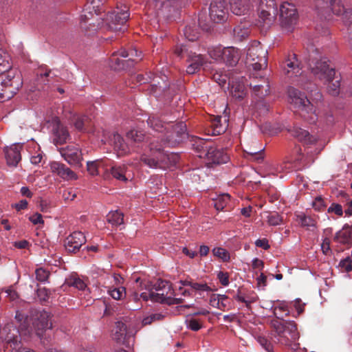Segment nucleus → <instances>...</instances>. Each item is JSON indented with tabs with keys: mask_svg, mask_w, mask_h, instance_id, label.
Returning <instances> with one entry per match:
<instances>
[{
	"mask_svg": "<svg viewBox=\"0 0 352 352\" xmlns=\"http://www.w3.org/2000/svg\"><path fill=\"white\" fill-rule=\"evenodd\" d=\"M314 9L321 19H329L331 14L340 16L349 34H352V10L346 8L340 0H314Z\"/></svg>",
	"mask_w": 352,
	"mask_h": 352,
	"instance_id": "1",
	"label": "nucleus"
},
{
	"mask_svg": "<svg viewBox=\"0 0 352 352\" xmlns=\"http://www.w3.org/2000/svg\"><path fill=\"white\" fill-rule=\"evenodd\" d=\"M327 62L326 58L316 61L312 60L309 63V67L312 74L316 78L327 83L328 91L331 95L336 96L339 93L340 80L336 79L333 81L336 74L335 69L330 67Z\"/></svg>",
	"mask_w": 352,
	"mask_h": 352,
	"instance_id": "2",
	"label": "nucleus"
},
{
	"mask_svg": "<svg viewBox=\"0 0 352 352\" xmlns=\"http://www.w3.org/2000/svg\"><path fill=\"white\" fill-rule=\"evenodd\" d=\"M23 85L21 73L12 68L0 74V102L11 99Z\"/></svg>",
	"mask_w": 352,
	"mask_h": 352,
	"instance_id": "3",
	"label": "nucleus"
},
{
	"mask_svg": "<svg viewBox=\"0 0 352 352\" xmlns=\"http://www.w3.org/2000/svg\"><path fill=\"white\" fill-rule=\"evenodd\" d=\"M164 143L153 140L149 144L150 154H143L140 160L146 166L153 168H168L170 164V157L164 151Z\"/></svg>",
	"mask_w": 352,
	"mask_h": 352,
	"instance_id": "4",
	"label": "nucleus"
},
{
	"mask_svg": "<svg viewBox=\"0 0 352 352\" xmlns=\"http://www.w3.org/2000/svg\"><path fill=\"white\" fill-rule=\"evenodd\" d=\"M271 324L277 334L278 342L281 344L292 346V342L299 338L297 326L294 321L273 320Z\"/></svg>",
	"mask_w": 352,
	"mask_h": 352,
	"instance_id": "5",
	"label": "nucleus"
},
{
	"mask_svg": "<svg viewBox=\"0 0 352 352\" xmlns=\"http://www.w3.org/2000/svg\"><path fill=\"white\" fill-rule=\"evenodd\" d=\"M267 50L260 43H256L249 47L247 52V63L254 70L259 71L267 66Z\"/></svg>",
	"mask_w": 352,
	"mask_h": 352,
	"instance_id": "6",
	"label": "nucleus"
},
{
	"mask_svg": "<svg viewBox=\"0 0 352 352\" xmlns=\"http://www.w3.org/2000/svg\"><path fill=\"white\" fill-rule=\"evenodd\" d=\"M166 134V140L163 141L164 144L170 146H175L188 138L186 133V125L183 122H177L174 125L169 124V129Z\"/></svg>",
	"mask_w": 352,
	"mask_h": 352,
	"instance_id": "7",
	"label": "nucleus"
},
{
	"mask_svg": "<svg viewBox=\"0 0 352 352\" xmlns=\"http://www.w3.org/2000/svg\"><path fill=\"white\" fill-rule=\"evenodd\" d=\"M186 62L188 63L186 67V72L188 74H196L201 67L204 70L209 69L208 65L211 63L201 53H197L194 47L191 50L187 51Z\"/></svg>",
	"mask_w": 352,
	"mask_h": 352,
	"instance_id": "8",
	"label": "nucleus"
},
{
	"mask_svg": "<svg viewBox=\"0 0 352 352\" xmlns=\"http://www.w3.org/2000/svg\"><path fill=\"white\" fill-rule=\"evenodd\" d=\"M289 102L294 107L307 113H315L314 105L307 99V96L300 91L290 88L288 91Z\"/></svg>",
	"mask_w": 352,
	"mask_h": 352,
	"instance_id": "9",
	"label": "nucleus"
},
{
	"mask_svg": "<svg viewBox=\"0 0 352 352\" xmlns=\"http://www.w3.org/2000/svg\"><path fill=\"white\" fill-rule=\"evenodd\" d=\"M129 17L128 10H115L107 15L106 22L110 30L114 32H124L126 30V23Z\"/></svg>",
	"mask_w": 352,
	"mask_h": 352,
	"instance_id": "10",
	"label": "nucleus"
},
{
	"mask_svg": "<svg viewBox=\"0 0 352 352\" xmlns=\"http://www.w3.org/2000/svg\"><path fill=\"white\" fill-rule=\"evenodd\" d=\"M277 6L274 0H261L259 19L263 26L270 27L275 21Z\"/></svg>",
	"mask_w": 352,
	"mask_h": 352,
	"instance_id": "11",
	"label": "nucleus"
},
{
	"mask_svg": "<svg viewBox=\"0 0 352 352\" xmlns=\"http://www.w3.org/2000/svg\"><path fill=\"white\" fill-rule=\"evenodd\" d=\"M32 323L37 336L41 337L43 331L52 327L50 314L46 311H36L32 316Z\"/></svg>",
	"mask_w": 352,
	"mask_h": 352,
	"instance_id": "12",
	"label": "nucleus"
},
{
	"mask_svg": "<svg viewBox=\"0 0 352 352\" xmlns=\"http://www.w3.org/2000/svg\"><path fill=\"white\" fill-rule=\"evenodd\" d=\"M59 152L64 160L75 168L82 166V154L80 148L75 145H69L59 148Z\"/></svg>",
	"mask_w": 352,
	"mask_h": 352,
	"instance_id": "13",
	"label": "nucleus"
},
{
	"mask_svg": "<svg viewBox=\"0 0 352 352\" xmlns=\"http://www.w3.org/2000/svg\"><path fill=\"white\" fill-rule=\"evenodd\" d=\"M298 19L297 10L288 2H283L280 7V21L283 27L289 28L295 24Z\"/></svg>",
	"mask_w": 352,
	"mask_h": 352,
	"instance_id": "14",
	"label": "nucleus"
},
{
	"mask_svg": "<svg viewBox=\"0 0 352 352\" xmlns=\"http://www.w3.org/2000/svg\"><path fill=\"white\" fill-rule=\"evenodd\" d=\"M153 291V299L155 302L164 303L169 294H173L171 284L164 280L159 279L152 286Z\"/></svg>",
	"mask_w": 352,
	"mask_h": 352,
	"instance_id": "15",
	"label": "nucleus"
},
{
	"mask_svg": "<svg viewBox=\"0 0 352 352\" xmlns=\"http://www.w3.org/2000/svg\"><path fill=\"white\" fill-rule=\"evenodd\" d=\"M226 1L224 0H213L210 6V18L214 23H221L226 18Z\"/></svg>",
	"mask_w": 352,
	"mask_h": 352,
	"instance_id": "16",
	"label": "nucleus"
},
{
	"mask_svg": "<svg viewBox=\"0 0 352 352\" xmlns=\"http://www.w3.org/2000/svg\"><path fill=\"white\" fill-rule=\"evenodd\" d=\"M207 163L214 164H225L229 160V156L222 148H218L214 144L212 145L208 152L205 153Z\"/></svg>",
	"mask_w": 352,
	"mask_h": 352,
	"instance_id": "17",
	"label": "nucleus"
},
{
	"mask_svg": "<svg viewBox=\"0 0 352 352\" xmlns=\"http://www.w3.org/2000/svg\"><path fill=\"white\" fill-rule=\"evenodd\" d=\"M86 242V237L81 232H74L67 237L65 242L66 250L69 252H75Z\"/></svg>",
	"mask_w": 352,
	"mask_h": 352,
	"instance_id": "18",
	"label": "nucleus"
},
{
	"mask_svg": "<svg viewBox=\"0 0 352 352\" xmlns=\"http://www.w3.org/2000/svg\"><path fill=\"white\" fill-rule=\"evenodd\" d=\"M50 168L53 173L56 174L65 180H76L77 179V175L73 170L60 162H52Z\"/></svg>",
	"mask_w": 352,
	"mask_h": 352,
	"instance_id": "19",
	"label": "nucleus"
},
{
	"mask_svg": "<svg viewBox=\"0 0 352 352\" xmlns=\"http://www.w3.org/2000/svg\"><path fill=\"white\" fill-rule=\"evenodd\" d=\"M22 145L12 144L10 147L5 148V157L7 164L10 166L16 167L21 160V150Z\"/></svg>",
	"mask_w": 352,
	"mask_h": 352,
	"instance_id": "20",
	"label": "nucleus"
},
{
	"mask_svg": "<svg viewBox=\"0 0 352 352\" xmlns=\"http://www.w3.org/2000/svg\"><path fill=\"white\" fill-rule=\"evenodd\" d=\"M13 333L10 332L5 338L6 342V348L10 349L11 352H30V351L22 348L21 340H19V332L13 328Z\"/></svg>",
	"mask_w": 352,
	"mask_h": 352,
	"instance_id": "21",
	"label": "nucleus"
},
{
	"mask_svg": "<svg viewBox=\"0 0 352 352\" xmlns=\"http://www.w3.org/2000/svg\"><path fill=\"white\" fill-rule=\"evenodd\" d=\"M291 133L294 138L307 145L315 144L317 141L316 137L311 135L307 131L301 128L294 127Z\"/></svg>",
	"mask_w": 352,
	"mask_h": 352,
	"instance_id": "22",
	"label": "nucleus"
},
{
	"mask_svg": "<svg viewBox=\"0 0 352 352\" xmlns=\"http://www.w3.org/2000/svg\"><path fill=\"white\" fill-rule=\"evenodd\" d=\"M283 67L285 74L289 76H297L300 73V69L296 54H293L289 57L284 63Z\"/></svg>",
	"mask_w": 352,
	"mask_h": 352,
	"instance_id": "23",
	"label": "nucleus"
},
{
	"mask_svg": "<svg viewBox=\"0 0 352 352\" xmlns=\"http://www.w3.org/2000/svg\"><path fill=\"white\" fill-rule=\"evenodd\" d=\"M240 58L238 49L233 47H224V56L223 62L228 66H235Z\"/></svg>",
	"mask_w": 352,
	"mask_h": 352,
	"instance_id": "24",
	"label": "nucleus"
},
{
	"mask_svg": "<svg viewBox=\"0 0 352 352\" xmlns=\"http://www.w3.org/2000/svg\"><path fill=\"white\" fill-rule=\"evenodd\" d=\"M101 6H102V0H87L84 11L87 12L88 15L86 14L82 15L81 20L89 19V16H93V12L96 16L99 15Z\"/></svg>",
	"mask_w": 352,
	"mask_h": 352,
	"instance_id": "25",
	"label": "nucleus"
},
{
	"mask_svg": "<svg viewBox=\"0 0 352 352\" xmlns=\"http://www.w3.org/2000/svg\"><path fill=\"white\" fill-rule=\"evenodd\" d=\"M333 240L335 242L340 244L351 245L352 244V238L350 227L344 226L341 230L336 232Z\"/></svg>",
	"mask_w": 352,
	"mask_h": 352,
	"instance_id": "26",
	"label": "nucleus"
},
{
	"mask_svg": "<svg viewBox=\"0 0 352 352\" xmlns=\"http://www.w3.org/2000/svg\"><path fill=\"white\" fill-rule=\"evenodd\" d=\"M214 143L199 138H197L195 140V142L192 144L194 149L199 153L198 156L200 158L205 157V153L208 152Z\"/></svg>",
	"mask_w": 352,
	"mask_h": 352,
	"instance_id": "27",
	"label": "nucleus"
},
{
	"mask_svg": "<svg viewBox=\"0 0 352 352\" xmlns=\"http://www.w3.org/2000/svg\"><path fill=\"white\" fill-rule=\"evenodd\" d=\"M222 117L220 116H214L211 120V127L212 128L213 135H219L226 131L228 127V119L225 116L223 122H222Z\"/></svg>",
	"mask_w": 352,
	"mask_h": 352,
	"instance_id": "28",
	"label": "nucleus"
},
{
	"mask_svg": "<svg viewBox=\"0 0 352 352\" xmlns=\"http://www.w3.org/2000/svg\"><path fill=\"white\" fill-rule=\"evenodd\" d=\"M230 85H231L230 94L233 98L241 100L246 96L247 91L243 83L235 82L232 78Z\"/></svg>",
	"mask_w": 352,
	"mask_h": 352,
	"instance_id": "29",
	"label": "nucleus"
},
{
	"mask_svg": "<svg viewBox=\"0 0 352 352\" xmlns=\"http://www.w3.org/2000/svg\"><path fill=\"white\" fill-rule=\"evenodd\" d=\"M54 131V142L56 144H63L66 142V141L69 138V134L66 129V127L63 126L60 122H58Z\"/></svg>",
	"mask_w": 352,
	"mask_h": 352,
	"instance_id": "30",
	"label": "nucleus"
},
{
	"mask_svg": "<svg viewBox=\"0 0 352 352\" xmlns=\"http://www.w3.org/2000/svg\"><path fill=\"white\" fill-rule=\"evenodd\" d=\"M126 336V325L122 321L116 322V326L113 330V339L117 342L123 343Z\"/></svg>",
	"mask_w": 352,
	"mask_h": 352,
	"instance_id": "31",
	"label": "nucleus"
},
{
	"mask_svg": "<svg viewBox=\"0 0 352 352\" xmlns=\"http://www.w3.org/2000/svg\"><path fill=\"white\" fill-rule=\"evenodd\" d=\"M231 11L236 15L244 14L248 10L249 0H229Z\"/></svg>",
	"mask_w": 352,
	"mask_h": 352,
	"instance_id": "32",
	"label": "nucleus"
},
{
	"mask_svg": "<svg viewBox=\"0 0 352 352\" xmlns=\"http://www.w3.org/2000/svg\"><path fill=\"white\" fill-rule=\"evenodd\" d=\"M120 56L124 58L129 57L127 60L126 67L131 66L132 63H138L142 59L140 57L141 52H138L136 48L130 49L129 51L121 49Z\"/></svg>",
	"mask_w": 352,
	"mask_h": 352,
	"instance_id": "33",
	"label": "nucleus"
},
{
	"mask_svg": "<svg viewBox=\"0 0 352 352\" xmlns=\"http://www.w3.org/2000/svg\"><path fill=\"white\" fill-rule=\"evenodd\" d=\"M108 160H96L94 161H89L87 162V171L91 175H97L98 174V168L100 167L105 168L109 165Z\"/></svg>",
	"mask_w": 352,
	"mask_h": 352,
	"instance_id": "34",
	"label": "nucleus"
},
{
	"mask_svg": "<svg viewBox=\"0 0 352 352\" xmlns=\"http://www.w3.org/2000/svg\"><path fill=\"white\" fill-rule=\"evenodd\" d=\"M148 125L155 131L163 132L169 129V123L164 124L157 116H151L147 120Z\"/></svg>",
	"mask_w": 352,
	"mask_h": 352,
	"instance_id": "35",
	"label": "nucleus"
},
{
	"mask_svg": "<svg viewBox=\"0 0 352 352\" xmlns=\"http://www.w3.org/2000/svg\"><path fill=\"white\" fill-rule=\"evenodd\" d=\"M127 167L125 165L113 166L110 171L112 176L120 181L126 182L128 180Z\"/></svg>",
	"mask_w": 352,
	"mask_h": 352,
	"instance_id": "36",
	"label": "nucleus"
},
{
	"mask_svg": "<svg viewBox=\"0 0 352 352\" xmlns=\"http://www.w3.org/2000/svg\"><path fill=\"white\" fill-rule=\"evenodd\" d=\"M297 221L302 227L309 228L311 227H316L317 224V220L315 217L309 215H306L304 213H300L296 214Z\"/></svg>",
	"mask_w": 352,
	"mask_h": 352,
	"instance_id": "37",
	"label": "nucleus"
},
{
	"mask_svg": "<svg viewBox=\"0 0 352 352\" xmlns=\"http://www.w3.org/2000/svg\"><path fill=\"white\" fill-rule=\"evenodd\" d=\"M179 283L182 285L183 286H189L192 289L197 291V292H211L212 289L206 283L204 282L201 283H197L193 282L191 280H180Z\"/></svg>",
	"mask_w": 352,
	"mask_h": 352,
	"instance_id": "38",
	"label": "nucleus"
},
{
	"mask_svg": "<svg viewBox=\"0 0 352 352\" xmlns=\"http://www.w3.org/2000/svg\"><path fill=\"white\" fill-rule=\"evenodd\" d=\"M111 140L113 143L114 148L118 151V155H124L128 152L127 146L119 134H113Z\"/></svg>",
	"mask_w": 352,
	"mask_h": 352,
	"instance_id": "39",
	"label": "nucleus"
},
{
	"mask_svg": "<svg viewBox=\"0 0 352 352\" xmlns=\"http://www.w3.org/2000/svg\"><path fill=\"white\" fill-rule=\"evenodd\" d=\"M107 221L113 226H120L124 223V214L118 210L111 211L107 215Z\"/></svg>",
	"mask_w": 352,
	"mask_h": 352,
	"instance_id": "40",
	"label": "nucleus"
},
{
	"mask_svg": "<svg viewBox=\"0 0 352 352\" xmlns=\"http://www.w3.org/2000/svg\"><path fill=\"white\" fill-rule=\"evenodd\" d=\"M120 50L113 52L110 59L111 67L115 70L124 69L126 67V63L127 64V60H120L116 57V56L120 55Z\"/></svg>",
	"mask_w": 352,
	"mask_h": 352,
	"instance_id": "41",
	"label": "nucleus"
},
{
	"mask_svg": "<svg viewBox=\"0 0 352 352\" xmlns=\"http://www.w3.org/2000/svg\"><path fill=\"white\" fill-rule=\"evenodd\" d=\"M12 69L10 63L9 55L0 49V74Z\"/></svg>",
	"mask_w": 352,
	"mask_h": 352,
	"instance_id": "42",
	"label": "nucleus"
},
{
	"mask_svg": "<svg viewBox=\"0 0 352 352\" xmlns=\"http://www.w3.org/2000/svg\"><path fill=\"white\" fill-rule=\"evenodd\" d=\"M264 85L256 84L252 85L250 83V87H252L254 93L260 97H263L269 93L270 87L267 82L264 81Z\"/></svg>",
	"mask_w": 352,
	"mask_h": 352,
	"instance_id": "43",
	"label": "nucleus"
},
{
	"mask_svg": "<svg viewBox=\"0 0 352 352\" xmlns=\"http://www.w3.org/2000/svg\"><path fill=\"white\" fill-rule=\"evenodd\" d=\"M230 198V197L228 194L219 195L217 199H214V208L217 210H222L228 204Z\"/></svg>",
	"mask_w": 352,
	"mask_h": 352,
	"instance_id": "44",
	"label": "nucleus"
},
{
	"mask_svg": "<svg viewBox=\"0 0 352 352\" xmlns=\"http://www.w3.org/2000/svg\"><path fill=\"white\" fill-rule=\"evenodd\" d=\"M67 283L69 286L74 287L79 290H84L87 287L85 283L79 277L72 275L67 279Z\"/></svg>",
	"mask_w": 352,
	"mask_h": 352,
	"instance_id": "45",
	"label": "nucleus"
},
{
	"mask_svg": "<svg viewBox=\"0 0 352 352\" xmlns=\"http://www.w3.org/2000/svg\"><path fill=\"white\" fill-rule=\"evenodd\" d=\"M213 80L217 82L220 86H224L227 82L228 85H230L231 80L232 78H230L226 74H222L220 72H216L212 74Z\"/></svg>",
	"mask_w": 352,
	"mask_h": 352,
	"instance_id": "46",
	"label": "nucleus"
},
{
	"mask_svg": "<svg viewBox=\"0 0 352 352\" xmlns=\"http://www.w3.org/2000/svg\"><path fill=\"white\" fill-rule=\"evenodd\" d=\"M126 137L133 142H141L144 140L145 135L142 131L133 129L127 133Z\"/></svg>",
	"mask_w": 352,
	"mask_h": 352,
	"instance_id": "47",
	"label": "nucleus"
},
{
	"mask_svg": "<svg viewBox=\"0 0 352 352\" xmlns=\"http://www.w3.org/2000/svg\"><path fill=\"white\" fill-rule=\"evenodd\" d=\"M267 221L270 226H278L283 222V217L276 212H267Z\"/></svg>",
	"mask_w": 352,
	"mask_h": 352,
	"instance_id": "48",
	"label": "nucleus"
},
{
	"mask_svg": "<svg viewBox=\"0 0 352 352\" xmlns=\"http://www.w3.org/2000/svg\"><path fill=\"white\" fill-rule=\"evenodd\" d=\"M108 292L115 300H121L126 296V289L124 287L110 288Z\"/></svg>",
	"mask_w": 352,
	"mask_h": 352,
	"instance_id": "49",
	"label": "nucleus"
},
{
	"mask_svg": "<svg viewBox=\"0 0 352 352\" xmlns=\"http://www.w3.org/2000/svg\"><path fill=\"white\" fill-rule=\"evenodd\" d=\"M234 35L239 40H242L249 35V30L245 25H238L234 28Z\"/></svg>",
	"mask_w": 352,
	"mask_h": 352,
	"instance_id": "50",
	"label": "nucleus"
},
{
	"mask_svg": "<svg viewBox=\"0 0 352 352\" xmlns=\"http://www.w3.org/2000/svg\"><path fill=\"white\" fill-rule=\"evenodd\" d=\"M210 57L216 61H223L224 48L215 47L208 51Z\"/></svg>",
	"mask_w": 352,
	"mask_h": 352,
	"instance_id": "51",
	"label": "nucleus"
},
{
	"mask_svg": "<svg viewBox=\"0 0 352 352\" xmlns=\"http://www.w3.org/2000/svg\"><path fill=\"white\" fill-rule=\"evenodd\" d=\"M87 120H88V118L85 116H79L75 115L73 117L72 122H73L74 126L78 131H82L83 126H84L85 124L86 123V122L87 121Z\"/></svg>",
	"mask_w": 352,
	"mask_h": 352,
	"instance_id": "52",
	"label": "nucleus"
},
{
	"mask_svg": "<svg viewBox=\"0 0 352 352\" xmlns=\"http://www.w3.org/2000/svg\"><path fill=\"white\" fill-rule=\"evenodd\" d=\"M35 274L36 280L43 283L47 282L50 275V271L43 267L36 269Z\"/></svg>",
	"mask_w": 352,
	"mask_h": 352,
	"instance_id": "53",
	"label": "nucleus"
},
{
	"mask_svg": "<svg viewBox=\"0 0 352 352\" xmlns=\"http://www.w3.org/2000/svg\"><path fill=\"white\" fill-rule=\"evenodd\" d=\"M186 322L187 327L194 331H199L203 327L201 321H200L199 320L193 318H190L187 319Z\"/></svg>",
	"mask_w": 352,
	"mask_h": 352,
	"instance_id": "54",
	"label": "nucleus"
},
{
	"mask_svg": "<svg viewBox=\"0 0 352 352\" xmlns=\"http://www.w3.org/2000/svg\"><path fill=\"white\" fill-rule=\"evenodd\" d=\"M192 45H177L174 49V54L179 58H183L184 56H187V51L192 49Z\"/></svg>",
	"mask_w": 352,
	"mask_h": 352,
	"instance_id": "55",
	"label": "nucleus"
},
{
	"mask_svg": "<svg viewBox=\"0 0 352 352\" xmlns=\"http://www.w3.org/2000/svg\"><path fill=\"white\" fill-rule=\"evenodd\" d=\"M213 254L221 258L223 261H226L230 259V255L228 251L222 248H215L212 250Z\"/></svg>",
	"mask_w": 352,
	"mask_h": 352,
	"instance_id": "56",
	"label": "nucleus"
},
{
	"mask_svg": "<svg viewBox=\"0 0 352 352\" xmlns=\"http://www.w3.org/2000/svg\"><path fill=\"white\" fill-rule=\"evenodd\" d=\"M163 318L164 316L161 314H153L142 320V324L144 326L148 325L154 321L161 320Z\"/></svg>",
	"mask_w": 352,
	"mask_h": 352,
	"instance_id": "57",
	"label": "nucleus"
},
{
	"mask_svg": "<svg viewBox=\"0 0 352 352\" xmlns=\"http://www.w3.org/2000/svg\"><path fill=\"white\" fill-rule=\"evenodd\" d=\"M326 206L327 205L325 204L324 200L320 196L316 197L312 202V207L317 211L324 210Z\"/></svg>",
	"mask_w": 352,
	"mask_h": 352,
	"instance_id": "58",
	"label": "nucleus"
},
{
	"mask_svg": "<svg viewBox=\"0 0 352 352\" xmlns=\"http://www.w3.org/2000/svg\"><path fill=\"white\" fill-rule=\"evenodd\" d=\"M329 213H335L336 215L341 217L343 214L342 207L338 204H332L327 209Z\"/></svg>",
	"mask_w": 352,
	"mask_h": 352,
	"instance_id": "59",
	"label": "nucleus"
},
{
	"mask_svg": "<svg viewBox=\"0 0 352 352\" xmlns=\"http://www.w3.org/2000/svg\"><path fill=\"white\" fill-rule=\"evenodd\" d=\"M339 265L344 269L345 272H349L352 271V260L350 257L342 260Z\"/></svg>",
	"mask_w": 352,
	"mask_h": 352,
	"instance_id": "60",
	"label": "nucleus"
},
{
	"mask_svg": "<svg viewBox=\"0 0 352 352\" xmlns=\"http://www.w3.org/2000/svg\"><path fill=\"white\" fill-rule=\"evenodd\" d=\"M257 341L267 352H273L272 344L265 337L258 336Z\"/></svg>",
	"mask_w": 352,
	"mask_h": 352,
	"instance_id": "61",
	"label": "nucleus"
},
{
	"mask_svg": "<svg viewBox=\"0 0 352 352\" xmlns=\"http://www.w3.org/2000/svg\"><path fill=\"white\" fill-rule=\"evenodd\" d=\"M278 311H282V312H285V316L289 315V311L287 309V306L284 303H282L280 305L275 307L274 308V314L276 316V318H279L280 316L283 317V316H281L280 314L278 312Z\"/></svg>",
	"mask_w": 352,
	"mask_h": 352,
	"instance_id": "62",
	"label": "nucleus"
},
{
	"mask_svg": "<svg viewBox=\"0 0 352 352\" xmlns=\"http://www.w3.org/2000/svg\"><path fill=\"white\" fill-rule=\"evenodd\" d=\"M330 243H331V241H330L329 239L324 238L321 244L322 251L325 255H329L331 253V250L330 248Z\"/></svg>",
	"mask_w": 352,
	"mask_h": 352,
	"instance_id": "63",
	"label": "nucleus"
},
{
	"mask_svg": "<svg viewBox=\"0 0 352 352\" xmlns=\"http://www.w3.org/2000/svg\"><path fill=\"white\" fill-rule=\"evenodd\" d=\"M37 294L41 300L45 301L49 298L51 292L49 289L43 287L38 289Z\"/></svg>",
	"mask_w": 352,
	"mask_h": 352,
	"instance_id": "64",
	"label": "nucleus"
}]
</instances>
